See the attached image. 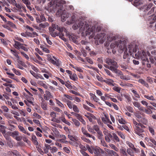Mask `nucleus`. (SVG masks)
Segmentation results:
<instances>
[{"label":"nucleus","instance_id":"obj_3","mask_svg":"<svg viewBox=\"0 0 156 156\" xmlns=\"http://www.w3.org/2000/svg\"><path fill=\"white\" fill-rule=\"evenodd\" d=\"M119 152L122 156H134V153L132 150L130 148H128L127 150L124 147L121 148L119 150Z\"/></svg>","mask_w":156,"mask_h":156},{"label":"nucleus","instance_id":"obj_48","mask_svg":"<svg viewBox=\"0 0 156 156\" xmlns=\"http://www.w3.org/2000/svg\"><path fill=\"white\" fill-rule=\"evenodd\" d=\"M41 106L42 108L45 110H47V105L44 103H42L41 104Z\"/></svg>","mask_w":156,"mask_h":156},{"label":"nucleus","instance_id":"obj_54","mask_svg":"<svg viewBox=\"0 0 156 156\" xmlns=\"http://www.w3.org/2000/svg\"><path fill=\"white\" fill-rule=\"evenodd\" d=\"M121 88H120L119 87H117L116 86H115L113 88V89L114 90H115L119 93L120 92V91L121 90Z\"/></svg>","mask_w":156,"mask_h":156},{"label":"nucleus","instance_id":"obj_39","mask_svg":"<svg viewBox=\"0 0 156 156\" xmlns=\"http://www.w3.org/2000/svg\"><path fill=\"white\" fill-rule=\"evenodd\" d=\"M72 108H73V110L74 112L77 113H78L79 112V110L78 108L76 105H73V107Z\"/></svg>","mask_w":156,"mask_h":156},{"label":"nucleus","instance_id":"obj_17","mask_svg":"<svg viewBox=\"0 0 156 156\" xmlns=\"http://www.w3.org/2000/svg\"><path fill=\"white\" fill-rule=\"evenodd\" d=\"M22 2L26 5L27 7L30 10H32V8L30 6V2L29 0H21Z\"/></svg>","mask_w":156,"mask_h":156},{"label":"nucleus","instance_id":"obj_9","mask_svg":"<svg viewBox=\"0 0 156 156\" xmlns=\"http://www.w3.org/2000/svg\"><path fill=\"white\" fill-rule=\"evenodd\" d=\"M93 151L95 156H102L101 154L104 153V151L100 148H95Z\"/></svg>","mask_w":156,"mask_h":156},{"label":"nucleus","instance_id":"obj_14","mask_svg":"<svg viewBox=\"0 0 156 156\" xmlns=\"http://www.w3.org/2000/svg\"><path fill=\"white\" fill-rule=\"evenodd\" d=\"M133 104L135 107L137 108L139 110L144 112V108L143 107L141 106L139 102L134 101L133 103Z\"/></svg>","mask_w":156,"mask_h":156},{"label":"nucleus","instance_id":"obj_5","mask_svg":"<svg viewBox=\"0 0 156 156\" xmlns=\"http://www.w3.org/2000/svg\"><path fill=\"white\" fill-rule=\"evenodd\" d=\"M135 56L136 58L138 57L140 58L143 61H145V62H148V59L147 58V56L146 52L144 51H142L141 52L140 51H138L137 54L136 53L135 54Z\"/></svg>","mask_w":156,"mask_h":156},{"label":"nucleus","instance_id":"obj_4","mask_svg":"<svg viewBox=\"0 0 156 156\" xmlns=\"http://www.w3.org/2000/svg\"><path fill=\"white\" fill-rule=\"evenodd\" d=\"M79 25V30L82 32L84 31H87L89 32V24L86 22H83L80 21L78 23Z\"/></svg>","mask_w":156,"mask_h":156},{"label":"nucleus","instance_id":"obj_61","mask_svg":"<svg viewBox=\"0 0 156 156\" xmlns=\"http://www.w3.org/2000/svg\"><path fill=\"white\" fill-rule=\"evenodd\" d=\"M8 23L10 25L11 27H12L13 28H16V25L10 21H8Z\"/></svg>","mask_w":156,"mask_h":156},{"label":"nucleus","instance_id":"obj_30","mask_svg":"<svg viewBox=\"0 0 156 156\" xmlns=\"http://www.w3.org/2000/svg\"><path fill=\"white\" fill-rule=\"evenodd\" d=\"M123 96L126 99L128 102L129 103L130 102L131 99L129 95L128 94H123Z\"/></svg>","mask_w":156,"mask_h":156},{"label":"nucleus","instance_id":"obj_2","mask_svg":"<svg viewBox=\"0 0 156 156\" xmlns=\"http://www.w3.org/2000/svg\"><path fill=\"white\" fill-rule=\"evenodd\" d=\"M114 44L115 46H113V47H115L116 46L119 47L120 50L121 51V52H122L124 50H125V51L127 50V49L126 47V41H122L121 40H118L115 41V42Z\"/></svg>","mask_w":156,"mask_h":156},{"label":"nucleus","instance_id":"obj_1","mask_svg":"<svg viewBox=\"0 0 156 156\" xmlns=\"http://www.w3.org/2000/svg\"><path fill=\"white\" fill-rule=\"evenodd\" d=\"M105 62L109 66L110 70L112 71L115 70L118 67V66L116 62L114 60L109 58H106L105 60Z\"/></svg>","mask_w":156,"mask_h":156},{"label":"nucleus","instance_id":"obj_28","mask_svg":"<svg viewBox=\"0 0 156 156\" xmlns=\"http://www.w3.org/2000/svg\"><path fill=\"white\" fill-rule=\"evenodd\" d=\"M31 138L34 144L36 145H38V142L37 140L36 136L35 135H33L32 136Z\"/></svg>","mask_w":156,"mask_h":156},{"label":"nucleus","instance_id":"obj_49","mask_svg":"<svg viewBox=\"0 0 156 156\" xmlns=\"http://www.w3.org/2000/svg\"><path fill=\"white\" fill-rule=\"evenodd\" d=\"M132 92L133 93L134 96L137 98H140V97L139 95V94L137 93L136 91L134 90H132Z\"/></svg>","mask_w":156,"mask_h":156},{"label":"nucleus","instance_id":"obj_26","mask_svg":"<svg viewBox=\"0 0 156 156\" xmlns=\"http://www.w3.org/2000/svg\"><path fill=\"white\" fill-rule=\"evenodd\" d=\"M120 77L121 79L124 80H129L130 78L129 76H126L123 75L122 73V75L120 76Z\"/></svg>","mask_w":156,"mask_h":156},{"label":"nucleus","instance_id":"obj_57","mask_svg":"<svg viewBox=\"0 0 156 156\" xmlns=\"http://www.w3.org/2000/svg\"><path fill=\"white\" fill-rule=\"evenodd\" d=\"M84 116L88 119L90 122H93V120L92 118H94V117H91V115H84Z\"/></svg>","mask_w":156,"mask_h":156},{"label":"nucleus","instance_id":"obj_41","mask_svg":"<svg viewBox=\"0 0 156 156\" xmlns=\"http://www.w3.org/2000/svg\"><path fill=\"white\" fill-rule=\"evenodd\" d=\"M49 26V24L47 23H40V24L39 26L40 27L42 28H44L48 26Z\"/></svg>","mask_w":156,"mask_h":156},{"label":"nucleus","instance_id":"obj_19","mask_svg":"<svg viewBox=\"0 0 156 156\" xmlns=\"http://www.w3.org/2000/svg\"><path fill=\"white\" fill-rule=\"evenodd\" d=\"M9 135L12 136L13 138H15L17 136H19V133L17 131H14L13 132H8Z\"/></svg>","mask_w":156,"mask_h":156},{"label":"nucleus","instance_id":"obj_10","mask_svg":"<svg viewBox=\"0 0 156 156\" xmlns=\"http://www.w3.org/2000/svg\"><path fill=\"white\" fill-rule=\"evenodd\" d=\"M105 35V34L104 33H100L97 34V37L98 39H100V41L101 43H103L105 41L106 38Z\"/></svg>","mask_w":156,"mask_h":156},{"label":"nucleus","instance_id":"obj_20","mask_svg":"<svg viewBox=\"0 0 156 156\" xmlns=\"http://www.w3.org/2000/svg\"><path fill=\"white\" fill-rule=\"evenodd\" d=\"M53 57L56 61H55L53 59L52 60L51 62L53 65H55L58 66H59L60 64L58 59H57L54 56H53Z\"/></svg>","mask_w":156,"mask_h":156},{"label":"nucleus","instance_id":"obj_23","mask_svg":"<svg viewBox=\"0 0 156 156\" xmlns=\"http://www.w3.org/2000/svg\"><path fill=\"white\" fill-rule=\"evenodd\" d=\"M87 149L88 151L91 154H93V149L95 148H93L92 147H90L88 145L86 144V145Z\"/></svg>","mask_w":156,"mask_h":156},{"label":"nucleus","instance_id":"obj_44","mask_svg":"<svg viewBox=\"0 0 156 156\" xmlns=\"http://www.w3.org/2000/svg\"><path fill=\"white\" fill-rule=\"evenodd\" d=\"M134 48L132 44L129 45L128 47L129 48V52L130 54V55H132V50Z\"/></svg>","mask_w":156,"mask_h":156},{"label":"nucleus","instance_id":"obj_24","mask_svg":"<svg viewBox=\"0 0 156 156\" xmlns=\"http://www.w3.org/2000/svg\"><path fill=\"white\" fill-rule=\"evenodd\" d=\"M69 76L70 78L74 81L76 80L78 78L77 76L75 73L72 74L71 75H69Z\"/></svg>","mask_w":156,"mask_h":156},{"label":"nucleus","instance_id":"obj_21","mask_svg":"<svg viewBox=\"0 0 156 156\" xmlns=\"http://www.w3.org/2000/svg\"><path fill=\"white\" fill-rule=\"evenodd\" d=\"M113 139L114 142L115 143L118 142L120 141V139L117 135L115 133H113Z\"/></svg>","mask_w":156,"mask_h":156},{"label":"nucleus","instance_id":"obj_59","mask_svg":"<svg viewBox=\"0 0 156 156\" xmlns=\"http://www.w3.org/2000/svg\"><path fill=\"white\" fill-rule=\"evenodd\" d=\"M58 36H59V37L63 40L65 41H66V39L64 37V35L62 33H59Z\"/></svg>","mask_w":156,"mask_h":156},{"label":"nucleus","instance_id":"obj_62","mask_svg":"<svg viewBox=\"0 0 156 156\" xmlns=\"http://www.w3.org/2000/svg\"><path fill=\"white\" fill-rule=\"evenodd\" d=\"M10 4L15 5L16 4V2L15 0H7Z\"/></svg>","mask_w":156,"mask_h":156},{"label":"nucleus","instance_id":"obj_46","mask_svg":"<svg viewBox=\"0 0 156 156\" xmlns=\"http://www.w3.org/2000/svg\"><path fill=\"white\" fill-rule=\"evenodd\" d=\"M58 149L57 148L55 147H51L50 149L51 152L52 153H54L57 151Z\"/></svg>","mask_w":156,"mask_h":156},{"label":"nucleus","instance_id":"obj_32","mask_svg":"<svg viewBox=\"0 0 156 156\" xmlns=\"http://www.w3.org/2000/svg\"><path fill=\"white\" fill-rule=\"evenodd\" d=\"M82 132L83 134L85 135L86 136H89L90 135V134L87 132L85 129L83 127H82L81 128Z\"/></svg>","mask_w":156,"mask_h":156},{"label":"nucleus","instance_id":"obj_11","mask_svg":"<svg viewBox=\"0 0 156 156\" xmlns=\"http://www.w3.org/2000/svg\"><path fill=\"white\" fill-rule=\"evenodd\" d=\"M14 44L13 45V46L15 48L18 50H19L20 49H21V46L23 45L27 46L26 44H22L20 42L15 40H14Z\"/></svg>","mask_w":156,"mask_h":156},{"label":"nucleus","instance_id":"obj_27","mask_svg":"<svg viewBox=\"0 0 156 156\" xmlns=\"http://www.w3.org/2000/svg\"><path fill=\"white\" fill-rule=\"evenodd\" d=\"M63 150L67 153L69 154H72V152L71 151V149L69 147H63Z\"/></svg>","mask_w":156,"mask_h":156},{"label":"nucleus","instance_id":"obj_64","mask_svg":"<svg viewBox=\"0 0 156 156\" xmlns=\"http://www.w3.org/2000/svg\"><path fill=\"white\" fill-rule=\"evenodd\" d=\"M147 114H151L152 113V111L150 108L147 109H145L144 108V111Z\"/></svg>","mask_w":156,"mask_h":156},{"label":"nucleus","instance_id":"obj_43","mask_svg":"<svg viewBox=\"0 0 156 156\" xmlns=\"http://www.w3.org/2000/svg\"><path fill=\"white\" fill-rule=\"evenodd\" d=\"M11 53L12 54L16 57L17 59L20 58V57L18 56V54L16 53V51H14L12 49L10 50Z\"/></svg>","mask_w":156,"mask_h":156},{"label":"nucleus","instance_id":"obj_52","mask_svg":"<svg viewBox=\"0 0 156 156\" xmlns=\"http://www.w3.org/2000/svg\"><path fill=\"white\" fill-rule=\"evenodd\" d=\"M30 73L36 79H38V75L32 70L30 71Z\"/></svg>","mask_w":156,"mask_h":156},{"label":"nucleus","instance_id":"obj_18","mask_svg":"<svg viewBox=\"0 0 156 156\" xmlns=\"http://www.w3.org/2000/svg\"><path fill=\"white\" fill-rule=\"evenodd\" d=\"M103 82H105L108 85H112V86H114V81L112 79H106L104 80Z\"/></svg>","mask_w":156,"mask_h":156},{"label":"nucleus","instance_id":"obj_55","mask_svg":"<svg viewBox=\"0 0 156 156\" xmlns=\"http://www.w3.org/2000/svg\"><path fill=\"white\" fill-rule=\"evenodd\" d=\"M67 105L70 109H72L73 107V105L72 104V102L69 101H67Z\"/></svg>","mask_w":156,"mask_h":156},{"label":"nucleus","instance_id":"obj_12","mask_svg":"<svg viewBox=\"0 0 156 156\" xmlns=\"http://www.w3.org/2000/svg\"><path fill=\"white\" fill-rule=\"evenodd\" d=\"M45 94L44 95V98L45 100H48L50 98H53V96L48 91L46 90Z\"/></svg>","mask_w":156,"mask_h":156},{"label":"nucleus","instance_id":"obj_38","mask_svg":"<svg viewBox=\"0 0 156 156\" xmlns=\"http://www.w3.org/2000/svg\"><path fill=\"white\" fill-rule=\"evenodd\" d=\"M53 109L55 111L60 112L61 114L63 113L62 111L58 107H54L53 108Z\"/></svg>","mask_w":156,"mask_h":156},{"label":"nucleus","instance_id":"obj_45","mask_svg":"<svg viewBox=\"0 0 156 156\" xmlns=\"http://www.w3.org/2000/svg\"><path fill=\"white\" fill-rule=\"evenodd\" d=\"M133 123L134 125V126H133V129L135 128V127H138L139 126V125H140V123H138L136 120L133 119Z\"/></svg>","mask_w":156,"mask_h":156},{"label":"nucleus","instance_id":"obj_16","mask_svg":"<svg viewBox=\"0 0 156 156\" xmlns=\"http://www.w3.org/2000/svg\"><path fill=\"white\" fill-rule=\"evenodd\" d=\"M68 36L69 37L70 40L76 44L78 43V41L76 40V37L74 35H70V34Z\"/></svg>","mask_w":156,"mask_h":156},{"label":"nucleus","instance_id":"obj_29","mask_svg":"<svg viewBox=\"0 0 156 156\" xmlns=\"http://www.w3.org/2000/svg\"><path fill=\"white\" fill-rule=\"evenodd\" d=\"M138 82L142 84H143L146 87H148L149 86L148 84L142 79H140L138 80Z\"/></svg>","mask_w":156,"mask_h":156},{"label":"nucleus","instance_id":"obj_50","mask_svg":"<svg viewBox=\"0 0 156 156\" xmlns=\"http://www.w3.org/2000/svg\"><path fill=\"white\" fill-rule=\"evenodd\" d=\"M150 61L152 63L154 64L156 66V57H155L153 58H150Z\"/></svg>","mask_w":156,"mask_h":156},{"label":"nucleus","instance_id":"obj_37","mask_svg":"<svg viewBox=\"0 0 156 156\" xmlns=\"http://www.w3.org/2000/svg\"><path fill=\"white\" fill-rule=\"evenodd\" d=\"M90 96L91 98L94 101L97 102L99 99L98 98L93 94H90Z\"/></svg>","mask_w":156,"mask_h":156},{"label":"nucleus","instance_id":"obj_63","mask_svg":"<svg viewBox=\"0 0 156 156\" xmlns=\"http://www.w3.org/2000/svg\"><path fill=\"white\" fill-rule=\"evenodd\" d=\"M101 145H103L104 147H108V145L105 143V141L104 140H102L101 141Z\"/></svg>","mask_w":156,"mask_h":156},{"label":"nucleus","instance_id":"obj_51","mask_svg":"<svg viewBox=\"0 0 156 156\" xmlns=\"http://www.w3.org/2000/svg\"><path fill=\"white\" fill-rule=\"evenodd\" d=\"M12 70L16 75L18 76H20L21 75V73L20 71L16 70L15 68H13L12 69Z\"/></svg>","mask_w":156,"mask_h":156},{"label":"nucleus","instance_id":"obj_6","mask_svg":"<svg viewBox=\"0 0 156 156\" xmlns=\"http://www.w3.org/2000/svg\"><path fill=\"white\" fill-rule=\"evenodd\" d=\"M103 132L105 135V138L106 141L108 143L110 142L111 141L110 139L113 138V134H112L109 131L106 130L104 131Z\"/></svg>","mask_w":156,"mask_h":156},{"label":"nucleus","instance_id":"obj_7","mask_svg":"<svg viewBox=\"0 0 156 156\" xmlns=\"http://www.w3.org/2000/svg\"><path fill=\"white\" fill-rule=\"evenodd\" d=\"M135 133L138 135L140 137H143L144 136V134L143 133L144 132V129L140 128V127H135L134 129Z\"/></svg>","mask_w":156,"mask_h":156},{"label":"nucleus","instance_id":"obj_42","mask_svg":"<svg viewBox=\"0 0 156 156\" xmlns=\"http://www.w3.org/2000/svg\"><path fill=\"white\" fill-rule=\"evenodd\" d=\"M113 71L115 73L118 75V76H120L121 75H122V74L123 73L121 71L119 70H118L117 69H116L115 70H114Z\"/></svg>","mask_w":156,"mask_h":156},{"label":"nucleus","instance_id":"obj_56","mask_svg":"<svg viewBox=\"0 0 156 156\" xmlns=\"http://www.w3.org/2000/svg\"><path fill=\"white\" fill-rule=\"evenodd\" d=\"M144 97L145 98L147 99L148 100H154V98L153 96H149L148 95H145L144 96Z\"/></svg>","mask_w":156,"mask_h":156},{"label":"nucleus","instance_id":"obj_40","mask_svg":"<svg viewBox=\"0 0 156 156\" xmlns=\"http://www.w3.org/2000/svg\"><path fill=\"white\" fill-rule=\"evenodd\" d=\"M117 134L122 139H124L125 138V137L124 134L120 131H117Z\"/></svg>","mask_w":156,"mask_h":156},{"label":"nucleus","instance_id":"obj_34","mask_svg":"<svg viewBox=\"0 0 156 156\" xmlns=\"http://www.w3.org/2000/svg\"><path fill=\"white\" fill-rule=\"evenodd\" d=\"M81 138L83 141L88 143L90 144L92 143V142L89 139L87 138L84 136L81 137Z\"/></svg>","mask_w":156,"mask_h":156},{"label":"nucleus","instance_id":"obj_53","mask_svg":"<svg viewBox=\"0 0 156 156\" xmlns=\"http://www.w3.org/2000/svg\"><path fill=\"white\" fill-rule=\"evenodd\" d=\"M98 134V138L101 141L102 140H103L102 136H103V135L101 131L97 133Z\"/></svg>","mask_w":156,"mask_h":156},{"label":"nucleus","instance_id":"obj_60","mask_svg":"<svg viewBox=\"0 0 156 156\" xmlns=\"http://www.w3.org/2000/svg\"><path fill=\"white\" fill-rule=\"evenodd\" d=\"M22 55L24 57L27 59L28 60L29 59L28 55L23 51H20Z\"/></svg>","mask_w":156,"mask_h":156},{"label":"nucleus","instance_id":"obj_35","mask_svg":"<svg viewBox=\"0 0 156 156\" xmlns=\"http://www.w3.org/2000/svg\"><path fill=\"white\" fill-rule=\"evenodd\" d=\"M87 128L89 132L92 133L93 134H94L95 133V132L94 131V129H93L89 125H87Z\"/></svg>","mask_w":156,"mask_h":156},{"label":"nucleus","instance_id":"obj_36","mask_svg":"<svg viewBox=\"0 0 156 156\" xmlns=\"http://www.w3.org/2000/svg\"><path fill=\"white\" fill-rule=\"evenodd\" d=\"M16 61L17 62V67H18V65L20 66H22V65H23L24 62L20 60V58L17 59Z\"/></svg>","mask_w":156,"mask_h":156},{"label":"nucleus","instance_id":"obj_25","mask_svg":"<svg viewBox=\"0 0 156 156\" xmlns=\"http://www.w3.org/2000/svg\"><path fill=\"white\" fill-rule=\"evenodd\" d=\"M120 77L121 79L124 80H129L130 78L129 76H126L123 75L122 73V75L120 76Z\"/></svg>","mask_w":156,"mask_h":156},{"label":"nucleus","instance_id":"obj_13","mask_svg":"<svg viewBox=\"0 0 156 156\" xmlns=\"http://www.w3.org/2000/svg\"><path fill=\"white\" fill-rule=\"evenodd\" d=\"M126 143L127 145L135 151V152L138 153L139 152V149L136 148L134 146V145L131 142L129 141H126Z\"/></svg>","mask_w":156,"mask_h":156},{"label":"nucleus","instance_id":"obj_33","mask_svg":"<svg viewBox=\"0 0 156 156\" xmlns=\"http://www.w3.org/2000/svg\"><path fill=\"white\" fill-rule=\"evenodd\" d=\"M56 103L58 105L62 108H65L64 105L59 101L56 99Z\"/></svg>","mask_w":156,"mask_h":156},{"label":"nucleus","instance_id":"obj_15","mask_svg":"<svg viewBox=\"0 0 156 156\" xmlns=\"http://www.w3.org/2000/svg\"><path fill=\"white\" fill-rule=\"evenodd\" d=\"M59 137L61 138V139H58V141L62 143H66L68 141L66 140V137L64 135H60Z\"/></svg>","mask_w":156,"mask_h":156},{"label":"nucleus","instance_id":"obj_47","mask_svg":"<svg viewBox=\"0 0 156 156\" xmlns=\"http://www.w3.org/2000/svg\"><path fill=\"white\" fill-rule=\"evenodd\" d=\"M18 127L20 130L23 133H26V131L25 129L22 126L20 125L18 126Z\"/></svg>","mask_w":156,"mask_h":156},{"label":"nucleus","instance_id":"obj_31","mask_svg":"<svg viewBox=\"0 0 156 156\" xmlns=\"http://www.w3.org/2000/svg\"><path fill=\"white\" fill-rule=\"evenodd\" d=\"M117 38L116 36H108L107 37V39L108 41H111L113 40H115Z\"/></svg>","mask_w":156,"mask_h":156},{"label":"nucleus","instance_id":"obj_58","mask_svg":"<svg viewBox=\"0 0 156 156\" xmlns=\"http://www.w3.org/2000/svg\"><path fill=\"white\" fill-rule=\"evenodd\" d=\"M94 129L95 130L96 132L98 133L99 132H101V131L99 129L98 127V126L97 125H95L93 126Z\"/></svg>","mask_w":156,"mask_h":156},{"label":"nucleus","instance_id":"obj_22","mask_svg":"<svg viewBox=\"0 0 156 156\" xmlns=\"http://www.w3.org/2000/svg\"><path fill=\"white\" fill-rule=\"evenodd\" d=\"M143 0H135L134 2V5L136 6L141 5L143 4Z\"/></svg>","mask_w":156,"mask_h":156},{"label":"nucleus","instance_id":"obj_8","mask_svg":"<svg viewBox=\"0 0 156 156\" xmlns=\"http://www.w3.org/2000/svg\"><path fill=\"white\" fill-rule=\"evenodd\" d=\"M105 150L106 152L105 153V156H118V154L113 150L107 148Z\"/></svg>","mask_w":156,"mask_h":156}]
</instances>
